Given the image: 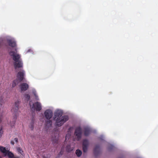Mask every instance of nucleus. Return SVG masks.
Here are the masks:
<instances>
[{
    "mask_svg": "<svg viewBox=\"0 0 158 158\" xmlns=\"http://www.w3.org/2000/svg\"><path fill=\"white\" fill-rule=\"evenodd\" d=\"M63 112L59 110H56L54 113V119L55 121V125L56 126L60 127L62 126L69 119V117L67 115L62 116Z\"/></svg>",
    "mask_w": 158,
    "mask_h": 158,
    "instance_id": "1",
    "label": "nucleus"
},
{
    "mask_svg": "<svg viewBox=\"0 0 158 158\" xmlns=\"http://www.w3.org/2000/svg\"><path fill=\"white\" fill-rule=\"evenodd\" d=\"M19 102L17 101L15 102V105L13 107L12 109L11 110V111L14 114V116H13V120L14 121H15L17 119V113L18 112V110L19 109Z\"/></svg>",
    "mask_w": 158,
    "mask_h": 158,
    "instance_id": "2",
    "label": "nucleus"
},
{
    "mask_svg": "<svg viewBox=\"0 0 158 158\" xmlns=\"http://www.w3.org/2000/svg\"><path fill=\"white\" fill-rule=\"evenodd\" d=\"M9 54L12 57L13 60L15 62H17L19 60H21L20 59V56L16 52L11 51L9 52Z\"/></svg>",
    "mask_w": 158,
    "mask_h": 158,
    "instance_id": "3",
    "label": "nucleus"
},
{
    "mask_svg": "<svg viewBox=\"0 0 158 158\" xmlns=\"http://www.w3.org/2000/svg\"><path fill=\"white\" fill-rule=\"evenodd\" d=\"M30 107L32 109L34 110H35L36 111H40L42 109V106L41 103L38 102L33 103L32 105H31L30 103Z\"/></svg>",
    "mask_w": 158,
    "mask_h": 158,
    "instance_id": "4",
    "label": "nucleus"
},
{
    "mask_svg": "<svg viewBox=\"0 0 158 158\" xmlns=\"http://www.w3.org/2000/svg\"><path fill=\"white\" fill-rule=\"evenodd\" d=\"M82 129L80 127H77L75 130V135L78 140L80 139L81 137Z\"/></svg>",
    "mask_w": 158,
    "mask_h": 158,
    "instance_id": "5",
    "label": "nucleus"
},
{
    "mask_svg": "<svg viewBox=\"0 0 158 158\" xmlns=\"http://www.w3.org/2000/svg\"><path fill=\"white\" fill-rule=\"evenodd\" d=\"M25 71L23 70H21V71L18 73L17 75V77L19 82L22 81L24 79V77L25 75Z\"/></svg>",
    "mask_w": 158,
    "mask_h": 158,
    "instance_id": "6",
    "label": "nucleus"
},
{
    "mask_svg": "<svg viewBox=\"0 0 158 158\" xmlns=\"http://www.w3.org/2000/svg\"><path fill=\"white\" fill-rule=\"evenodd\" d=\"M45 117L48 120L50 119L53 116L52 111L49 109L46 110L44 113Z\"/></svg>",
    "mask_w": 158,
    "mask_h": 158,
    "instance_id": "7",
    "label": "nucleus"
},
{
    "mask_svg": "<svg viewBox=\"0 0 158 158\" xmlns=\"http://www.w3.org/2000/svg\"><path fill=\"white\" fill-rule=\"evenodd\" d=\"M88 145L89 141L88 140L86 139H84L83 140L82 143L83 150L84 153H86L87 152Z\"/></svg>",
    "mask_w": 158,
    "mask_h": 158,
    "instance_id": "8",
    "label": "nucleus"
},
{
    "mask_svg": "<svg viewBox=\"0 0 158 158\" xmlns=\"http://www.w3.org/2000/svg\"><path fill=\"white\" fill-rule=\"evenodd\" d=\"M19 87L22 91H26L29 88V85L25 83H21L19 85Z\"/></svg>",
    "mask_w": 158,
    "mask_h": 158,
    "instance_id": "9",
    "label": "nucleus"
},
{
    "mask_svg": "<svg viewBox=\"0 0 158 158\" xmlns=\"http://www.w3.org/2000/svg\"><path fill=\"white\" fill-rule=\"evenodd\" d=\"M7 42L9 45L12 48L15 47L16 46L15 42L11 39L7 40Z\"/></svg>",
    "mask_w": 158,
    "mask_h": 158,
    "instance_id": "10",
    "label": "nucleus"
},
{
    "mask_svg": "<svg viewBox=\"0 0 158 158\" xmlns=\"http://www.w3.org/2000/svg\"><path fill=\"white\" fill-rule=\"evenodd\" d=\"M15 68L17 69V68H22L23 67V63L21 60L17 62H15L14 63Z\"/></svg>",
    "mask_w": 158,
    "mask_h": 158,
    "instance_id": "11",
    "label": "nucleus"
},
{
    "mask_svg": "<svg viewBox=\"0 0 158 158\" xmlns=\"http://www.w3.org/2000/svg\"><path fill=\"white\" fill-rule=\"evenodd\" d=\"M94 153L96 156H97L99 153L100 148L98 145H97L95 146L94 149Z\"/></svg>",
    "mask_w": 158,
    "mask_h": 158,
    "instance_id": "12",
    "label": "nucleus"
},
{
    "mask_svg": "<svg viewBox=\"0 0 158 158\" xmlns=\"http://www.w3.org/2000/svg\"><path fill=\"white\" fill-rule=\"evenodd\" d=\"M90 130L89 128H85L84 130V135L85 136H88L90 134Z\"/></svg>",
    "mask_w": 158,
    "mask_h": 158,
    "instance_id": "13",
    "label": "nucleus"
},
{
    "mask_svg": "<svg viewBox=\"0 0 158 158\" xmlns=\"http://www.w3.org/2000/svg\"><path fill=\"white\" fill-rule=\"evenodd\" d=\"M45 123L47 127H51L52 124V122L51 120H50V119L46 121Z\"/></svg>",
    "mask_w": 158,
    "mask_h": 158,
    "instance_id": "14",
    "label": "nucleus"
},
{
    "mask_svg": "<svg viewBox=\"0 0 158 158\" xmlns=\"http://www.w3.org/2000/svg\"><path fill=\"white\" fill-rule=\"evenodd\" d=\"M20 82L19 81V80L18 79H16L13 81L12 86V87H15L16 85H18Z\"/></svg>",
    "mask_w": 158,
    "mask_h": 158,
    "instance_id": "15",
    "label": "nucleus"
},
{
    "mask_svg": "<svg viewBox=\"0 0 158 158\" xmlns=\"http://www.w3.org/2000/svg\"><path fill=\"white\" fill-rule=\"evenodd\" d=\"M73 148L71 147L70 145H68L66 147V150L67 152H70L73 151Z\"/></svg>",
    "mask_w": 158,
    "mask_h": 158,
    "instance_id": "16",
    "label": "nucleus"
},
{
    "mask_svg": "<svg viewBox=\"0 0 158 158\" xmlns=\"http://www.w3.org/2000/svg\"><path fill=\"white\" fill-rule=\"evenodd\" d=\"M0 150L3 153L6 154L7 151L6 150L5 148L3 147H0Z\"/></svg>",
    "mask_w": 158,
    "mask_h": 158,
    "instance_id": "17",
    "label": "nucleus"
},
{
    "mask_svg": "<svg viewBox=\"0 0 158 158\" xmlns=\"http://www.w3.org/2000/svg\"><path fill=\"white\" fill-rule=\"evenodd\" d=\"M5 155H7V156L10 158H12L14 156L13 154L8 151H7L6 154H5Z\"/></svg>",
    "mask_w": 158,
    "mask_h": 158,
    "instance_id": "18",
    "label": "nucleus"
},
{
    "mask_svg": "<svg viewBox=\"0 0 158 158\" xmlns=\"http://www.w3.org/2000/svg\"><path fill=\"white\" fill-rule=\"evenodd\" d=\"M82 152L79 149H77L76 151V153L77 156L78 157H80L81 156Z\"/></svg>",
    "mask_w": 158,
    "mask_h": 158,
    "instance_id": "19",
    "label": "nucleus"
},
{
    "mask_svg": "<svg viewBox=\"0 0 158 158\" xmlns=\"http://www.w3.org/2000/svg\"><path fill=\"white\" fill-rule=\"evenodd\" d=\"M25 97L27 101H29L30 99V96L28 94H25Z\"/></svg>",
    "mask_w": 158,
    "mask_h": 158,
    "instance_id": "20",
    "label": "nucleus"
},
{
    "mask_svg": "<svg viewBox=\"0 0 158 158\" xmlns=\"http://www.w3.org/2000/svg\"><path fill=\"white\" fill-rule=\"evenodd\" d=\"M17 151L20 153L21 154H22L23 152V151L22 150L21 148L20 147H18L17 148Z\"/></svg>",
    "mask_w": 158,
    "mask_h": 158,
    "instance_id": "21",
    "label": "nucleus"
},
{
    "mask_svg": "<svg viewBox=\"0 0 158 158\" xmlns=\"http://www.w3.org/2000/svg\"><path fill=\"white\" fill-rule=\"evenodd\" d=\"M71 136V135L69 134H66V136H65V140H67V139L68 138L69 139V138Z\"/></svg>",
    "mask_w": 158,
    "mask_h": 158,
    "instance_id": "22",
    "label": "nucleus"
},
{
    "mask_svg": "<svg viewBox=\"0 0 158 158\" xmlns=\"http://www.w3.org/2000/svg\"><path fill=\"white\" fill-rule=\"evenodd\" d=\"M3 134V131L2 128H1L0 130V138L2 137V134Z\"/></svg>",
    "mask_w": 158,
    "mask_h": 158,
    "instance_id": "23",
    "label": "nucleus"
},
{
    "mask_svg": "<svg viewBox=\"0 0 158 158\" xmlns=\"http://www.w3.org/2000/svg\"><path fill=\"white\" fill-rule=\"evenodd\" d=\"M33 93L35 98H36L37 97V96L36 94V92L35 91H33Z\"/></svg>",
    "mask_w": 158,
    "mask_h": 158,
    "instance_id": "24",
    "label": "nucleus"
},
{
    "mask_svg": "<svg viewBox=\"0 0 158 158\" xmlns=\"http://www.w3.org/2000/svg\"><path fill=\"white\" fill-rule=\"evenodd\" d=\"M30 128H31V130H33V128H34V126H33V123L31 124V127H30Z\"/></svg>",
    "mask_w": 158,
    "mask_h": 158,
    "instance_id": "25",
    "label": "nucleus"
},
{
    "mask_svg": "<svg viewBox=\"0 0 158 158\" xmlns=\"http://www.w3.org/2000/svg\"><path fill=\"white\" fill-rule=\"evenodd\" d=\"M14 140L16 143H17L18 142V139L17 138H15L14 139Z\"/></svg>",
    "mask_w": 158,
    "mask_h": 158,
    "instance_id": "26",
    "label": "nucleus"
},
{
    "mask_svg": "<svg viewBox=\"0 0 158 158\" xmlns=\"http://www.w3.org/2000/svg\"><path fill=\"white\" fill-rule=\"evenodd\" d=\"M10 143L13 145H14V142L13 140H11L10 142Z\"/></svg>",
    "mask_w": 158,
    "mask_h": 158,
    "instance_id": "27",
    "label": "nucleus"
},
{
    "mask_svg": "<svg viewBox=\"0 0 158 158\" xmlns=\"http://www.w3.org/2000/svg\"><path fill=\"white\" fill-rule=\"evenodd\" d=\"M63 152L62 150H61V151H60V155H62L63 153Z\"/></svg>",
    "mask_w": 158,
    "mask_h": 158,
    "instance_id": "28",
    "label": "nucleus"
},
{
    "mask_svg": "<svg viewBox=\"0 0 158 158\" xmlns=\"http://www.w3.org/2000/svg\"><path fill=\"white\" fill-rule=\"evenodd\" d=\"M0 158H2L1 156H0Z\"/></svg>",
    "mask_w": 158,
    "mask_h": 158,
    "instance_id": "29",
    "label": "nucleus"
},
{
    "mask_svg": "<svg viewBox=\"0 0 158 158\" xmlns=\"http://www.w3.org/2000/svg\"><path fill=\"white\" fill-rule=\"evenodd\" d=\"M32 121L33 122V118L32 119Z\"/></svg>",
    "mask_w": 158,
    "mask_h": 158,
    "instance_id": "30",
    "label": "nucleus"
}]
</instances>
